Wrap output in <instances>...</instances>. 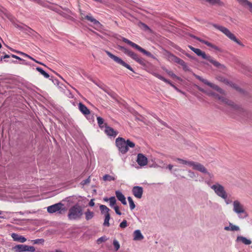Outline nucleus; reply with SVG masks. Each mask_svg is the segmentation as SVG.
I'll list each match as a JSON object with an SVG mask.
<instances>
[{
	"label": "nucleus",
	"mask_w": 252,
	"mask_h": 252,
	"mask_svg": "<svg viewBox=\"0 0 252 252\" xmlns=\"http://www.w3.org/2000/svg\"><path fill=\"white\" fill-rule=\"evenodd\" d=\"M153 117H154L162 125H163L166 127H168V125L166 123L163 122L160 119H159L158 117L155 114L153 115Z\"/></svg>",
	"instance_id": "nucleus-44"
},
{
	"label": "nucleus",
	"mask_w": 252,
	"mask_h": 252,
	"mask_svg": "<svg viewBox=\"0 0 252 252\" xmlns=\"http://www.w3.org/2000/svg\"><path fill=\"white\" fill-rule=\"evenodd\" d=\"M32 242L34 244L43 243L44 242V240L43 239H37L35 240H32Z\"/></svg>",
	"instance_id": "nucleus-48"
},
{
	"label": "nucleus",
	"mask_w": 252,
	"mask_h": 252,
	"mask_svg": "<svg viewBox=\"0 0 252 252\" xmlns=\"http://www.w3.org/2000/svg\"><path fill=\"white\" fill-rule=\"evenodd\" d=\"M114 209L116 213L118 215H121L122 213L119 210V207L118 206H114Z\"/></svg>",
	"instance_id": "nucleus-50"
},
{
	"label": "nucleus",
	"mask_w": 252,
	"mask_h": 252,
	"mask_svg": "<svg viewBox=\"0 0 252 252\" xmlns=\"http://www.w3.org/2000/svg\"><path fill=\"white\" fill-rule=\"evenodd\" d=\"M224 199L225 203L227 205L229 204H230L232 202V201L230 200H229V199H228L227 198V193L226 194V198H225V199Z\"/></svg>",
	"instance_id": "nucleus-53"
},
{
	"label": "nucleus",
	"mask_w": 252,
	"mask_h": 252,
	"mask_svg": "<svg viewBox=\"0 0 252 252\" xmlns=\"http://www.w3.org/2000/svg\"><path fill=\"white\" fill-rule=\"evenodd\" d=\"M110 219V214H107L105 215V219L104 221L103 222V225L105 226H109L110 223H109V220Z\"/></svg>",
	"instance_id": "nucleus-38"
},
{
	"label": "nucleus",
	"mask_w": 252,
	"mask_h": 252,
	"mask_svg": "<svg viewBox=\"0 0 252 252\" xmlns=\"http://www.w3.org/2000/svg\"><path fill=\"white\" fill-rule=\"evenodd\" d=\"M173 166L172 165H171V164H169V165L167 166V168H168L170 171H171V170H172V168H173Z\"/></svg>",
	"instance_id": "nucleus-58"
},
{
	"label": "nucleus",
	"mask_w": 252,
	"mask_h": 252,
	"mask_svg": "<svg viewBox=\"0 0 252 252\" xmlns=\"http://www.w3.org/2000/svg\"><path fill=\"white\" fill-rule=\"evenodd\" d=\"M195 39H197V40H198L199 41H200V42L206 45L207 46L210 47H211L213 49H214L215 50H217V51H220V48L215 45H213L212 43L207 41H206V40H203L201 38H200L199 37H196V36H194L193 37Z\"/></svg>",
	"instance_id": "nucleus-20"
},
{
	"label": "nucleus",
	"mask_w": 252,
	"mask_h": 252,
	"mask_svg": "<svg viewBox=\"0 0 252 252\" xmlns=\"http://www.w3.org/2000/svg\"><path fill=\"white\" fill-rule=\"evenodd\" d=\"M127 226V221L126 220H123V221L120 223V227L122 228H125Z\"/></svg>",
	"instance_id": "nucleus-47"
},
{
	"label": "nucleus",
	"mask_w": 252,
	"mask_h": 252,
	"mask_svg": "<svg viewBox=\"0 0 252 252\" xmlns=\"http://www.w3.org/2000/svg\"><path fill=\"white\" fill-rule=\"evenodd\" d=\"M11 237L14 241L20 243H24L27 240L26 238L24 236L15 233L11 234Z\"/></svg>",
	"instance_id": "nucleus-23"
},
{
	"label": "nucleus",
	"mask_w": 252,
	"mask_h": 252,
	"mask_svg": "<svg viewBox=\"0 0 252 252\" xmlns=\"http://www.w3.org/2000/svg\"><path fill=\"white\" fill-rule=\"evenodd\" d=\"M128 56L138 63L139 64L141 65H145V61L143 59L139 57V56L133 51H131V52H130Z\"/></svg>",
	"instance_id": "nucleus-19"
},
{
	"label": "nucleus",
	"mask_w": 252,
	"mask_h": 252,
	"mask_svg": "<svg viewBox=\"0 0 252 252\" xmlns=\"http://www.w3.org/2000/svg\"><path fill=\"white\" fill-rule=\"evenodd\" d=\"M188 172H189V176L190 178H194L195 177V173L191 171V170H189Z\"/></svg>",
	"instance_id": "nucleus-52"
},
{
	"label": "nucleus",
	"mask_w": 252,
	"mask_h": 252,
	"mask_svg": "<svg viewBox=\"0 0 252 252\" xmlns=\"http://www.w3.org/2000/svg\"><path fill=\"white\" fill-rule=\"evenodd\" d=\"M113 244L115 249V250L118 251L120 248V244L119 243V242L116 240H114L113 241Z\"/></svg>",
	"instance_id": "nucleus-45"
},
{
	"label": "nucleus",
	"mask_w": 252,
	"mask_h": 252,
	"mask_svg": "<svg viewBox=\"0 0 252 252\" xmlns=\"http://www.w3.org/2000/svg\"><path fill=\"white\" fill-rule=\"evenodd\" d=\"M152 74L154 76H155L156 77H157V78H158L159 79L164 81V82L169 84L172 87H173V85H174L173 84H172V83L170 81H169V80L166 79V78H165L164 77H163L161 75H159L158 73L153 72V73H152Z\"/></svg>",
	"instance_id": "nucleus-27"
},
{
	"label": "nucleus",
	"mask_w": 252,
	"mask_h": 252,
	"mask_svg": "<svg viewBox=\"0 0 252 252\" xmlns=\"http://www.w3.org/2000/svg\"><path fill=\"white\" fill-rule=\"evenodd\" d=\"M105 53L110 58L113 59L116 63L123 65V66L126 67L128 69L132 71L133 72H134L132 68L129 64L125 63L124 61H123L120 58L112 54L111 52H110L108 51L105 50Z\"/></svg>",
	"instance_id": "nucleus-11"
},
{
	"label": "nucleus",
	"mask_w": 252,
	"mask_h": 252,
	"mask_svg": "<svg viewBox=\"0 0 252 252\" xmlns=\"http://www.w3.org/2000/svg\"><path fill=\"white\" fill-rule=\"evenodd\" d=\"M206 1L212 5H218L219 6H223L224 3L220 0H205Z\"/></svg>",
	"instance_id": "nucleus-32"
},
{
	"label": "nucleus",
	"mask_w": 252,
	"mask_h": 252,
	"mask_svg": "<svg viewBox=\"0 0 252 252\" xmlns=\"http://www.w3.org/2000/svg\"><path fill=\"white\" fill-rule=\"evenodd\" d=\"M175 160L181 164L188 165L190 166H192L193 169L197 170L201 173L207 174L211 178H213L214 177L212 174L208 172L207 170L203 165L199 162H194L193 161H188L180 158H177Z\"/></svg>",
	"instance_id": "nucleus-1"
},
{
	"label": "nucleus",
	"mask_w": 252,
	"mask_h": 252,
	"mask_svg": "<svg viewBox=\"0 0 252 252\" xmlns=\"http://www.w3.org/2000/svg\"><path fill=\"white\" fill-rule=\"evenodd\" d=\"M233 211L237 215L240 219H244L248 217V214L246 211L244 205L238 200L233 202Z\"/></svg>",
	"instance_id": "nucleus-5"
},
{
	"label": "nucleus",
	"mask_w": 252,
	"mask_h": 252,
	"mask_svg": "<svg viewBox=\"0 0 252 252\" xmlns=\"http://www.w3.org/2000/svg\"><path fill=\"white\" fill-rule=\"evenodd\" d=\"M89 206H91V207H93V206H94V200L93 199H92L90 200V202H89Z\"/></svg>",
	"instance_id": "nucleus-55"
},
{
	"label": "nucleus",
	"mask_w": 252,
	"mask_h": 252,
	"mask_svg": "<svg viewBox=\"0 0 252 252\" xmlns=\"http://www.w3.org/2000/svg\"><path fill=\"white\" fill-rule=\"evenodd\" d=\"M116 145L118 150L123 154H126L128 150V148H134L135 144L130 140L125 139L122 137H118L115 141Z\"/></svg>",
	"instance_id": "nucleus-2"
},
{
	"label": "nucleus",
	"mask_w": 252,
	"mask_h": 252,
	"mask_svg": "<svg viewBox=\"0 0 252 252\" xmlns=\"http://www.w3.org/2000/svg\"><path fill=\"white\" fill-rule=\"evenodd\" d=\"M119 49L122 51L125 54L127 55V56H129L130 52L131 51V50L123 46H120Z\"/></svg>",
	"instance_id": "nucleus-41"
},
{
	"label": "nucleus",
	"mask_w": 252,
	"mask_h": 252,
	"mask_svg": "<svg viewBox=\"0 0 252 252\" xmlns=\"http://www.w3.org/2000/svg\"><path fill=\"white\" fill-rule=\"evenodd\" d=\"M104 200L105 201H108L109 200V198H104Z\"/></svg>",
	"instance_id": "nucleus-64"
},
{
	"label": "nucleus",
	"mask_w": 252,
	"mask_h": 252,
	"mask_svg": "<svg viewBox=\"0 0 252 252\" xmlns=\"http://www.w3.org/2000/svg\"><path fill=\"white\" fill-rule=\"evenodd\" d=\"M11 57H12V58H15V59H18L19 60H22V59H21V58H20L19 57L16 56V55H13V54H11Z\"/></svg>",
	"instance_id": "nucleus-56"
},
{
	"label": "nucleus",
	"mask_w": 252,
	"mask_h": 252,
	"mask_svg": "<svg viewBox=\"0 0 252 252\" xmlns=\"http://www.w3.org/2000/svg\"><path fill=\"white\" fill-rule=\"evenodd\" d=\"M168 58L171 61L174 62L175 63L181 65L184 67H186L187 66L186 63L183 60L181 59L173 54H170L168 55Z\"/></svg>",
	"instance_id": "nucleus-16"
},
{
	"label": "nucleus",
	"mask_w": 252,
	"mask_h": 252,
	"mask_svg": "<svg viewBox=\"0 0 252 252\" xmlns=\"http://www.w3.org/2000/svg\"><path fill=\"white\" fill-rule=\"evenodd\" d=\"M140 24L141 25L142 28H143V29L144 31H149L150 30L149 27L145 24H144L143 23H140Z\"/></svg>",
	"instance_id": "nucleus-49"
},
{
	"label": "nucleus",
	"mask_w": 252,
	"mask_h": 252,
	"mask_svg": "<svg viewBox=\"0 0 252 252\" xmlns=\"http://www.w3.org/2000/svg\"><path fill=\"white\" fill-rule=\"evenodd\" d=\"M109 200L110 201V206L112 207H114V206H115V205L116 202L115 197L114 196H112L109 198Z\"/></svg>",
	"instance_id": "nucleus-42"
},
{
	"label": "nucleus",
	"mask_w": 252,
	"mask_h": 252,
	"mask_svg": "<svg viewBox=\"0 0 252 252\" xmlns=\"http://www.w3.org/2000/svg\"><path fill=\"white\" fill-rule=\"evenodd\" d=\"M127 200L128 201L129 204V207L131 210H133L135 207V204L132 199V198L130 196L127 197Z\"/></svg>",
	"instance_id": "nucleus-40"
},
{
	"label": "nucleus",
	"mask_w": 252,
	"mask_h": 252,
	"mask_svg": "<svg viewBox=\"0 0 252 252\" xmlns=\"http://www.w3.org/2000/svg\"><path fill=\"white\" fill-rule=\"evenodd\" d=\"M116 196L117 199L120 201L124 205L126 204V197L119 190H117L115 192Z\"/></svg>",
	"instance_id": "nucleus-24"
},
{
	"label": "nucleus",
	"mask_w": 252,
	"mask_h": 252,
	"mask_svg": "<svg viewBox=\"0 0 252 252\" xmlns=\"http://www.w3.org/2000/svg\"><path fill=\"white\" fill-rule=\"evenodd\" d=\"M78 108L79 110L85 115H87L90 114V110L82 103L80 102L78 104Z\"/></svg>",
	"instance_id": "nucleus-25"
},
{
	"label": "nucleus",
	"mask_w": 252,
	"mask_h": 252,
	"mask_svg": "<svg viewBox=\"0 0 252 252\" xmlns=\"http://www.w3.org/2000/svg\"><path fill=\"white\" fill-rule=\"evenodd\" d=\"M165 72L172 78H177V76L172 71L168 69H164Z\"/></svg>",
	"instance_id": "nucleus-46"
},
{
	"label": "nucleus",
	"mask_w": 252,
	"mask_h": 252,
	"mask_svg": "<svg viewBox=\"0 0 252 252\" xmlns=\"http://www.w3.org/2000/svg\"><path fill=\"white\" fill-rule=\"evenodd\" d=\"M94 1H96V2H100V3H102V0H93Z\"/></svg>",
	"instance_id": "nucleus-63"
},
{
	"label": "nucleus",
	"mask_w": 252,
	"mask_h": 252,
	"mask_svg": "<svg viewBox=\"0 0 252 252\" xmlns=\"http://www.w3.org/2000/svg\"><path fill=\"white\" fill-rule=\"evenodd\" d=\"M10 56H11V55H5L4 56H2V58L3 59V60H4L6 58H10Z\"/></svg>",
	"instance_id": "nucleus-60"
},
{
	"label": "nucleus",
	"mask_w": 252,
	"mask_h": 252,
	"mask_svg": "<svg viewBox=\"0 0 252 252\" xmlns=\"http://www.w3.org/2000/svg\"><path fill=\"white\" fill-rule=\"evenodd\" d=\"M212 25L216 29L219 30L224 34H225L230 40L235 42V43L241 46L242 47L244 46V45L241 42V41L238 39L235 36V35L231 33V32L227 28L216 24H212Z\"/></svg>",
	"instance_id": "nucleus-6"
},
{
	"label": "nucleus",
	"mask_w": 252,
	"mask_h": 252,
	"mask_svg": "<svg viewBox=\"0 0 252 252\" xmlns=\"http://www.w3.org/2000/svg\"><path fill=\"white\" fill-rule=\"evenodd\" d=\"M90 181H91V180H90V176L87 179L83 180L81 183L83 185H85L86 184H89L90 182Z\"/></svg>",
	"instance_id": "nucleus-51"
},
{
	"label": "nucleus",
	"mask_w": 252,
	"mask_h": 252,
	"mask_svg": "<svg viewBox=\"0 0 252 252\" xmlns=\"http://www.w3.org/2000/svg\"><path fill=\"white\" fill-rule=\"evenodd\" d=\"M103 180L104 181H114L115 178L108 174H105L103 176Z\"/></svg>",
	"instance_id": "nucleus-39"
},
{
	"label": "nucleus",
	"mask_w": 252,
	"mask_h": 252,
	"mask_svg": "<svg viewBox=\"0 0 252 252\" xmlns=\"http://www.w3.org/2000/svg\"><path fill=\"white\" fill-rule=\"evenodd\" d=\"M133 195L137 198L140 199L142 197L143 189L140 186H134L132 189Z\"/></svg>",
	"instance_id": "nucleus-14"
},
{
	"label": "nucleus",
	"mask_w": 252,
	"mask_h": 252,
	"mask_svg": "<svg viewBox=\"0 0 252 252\" xmlns=\"http://www.w3.org/2000/svg\"><path fill=\"white\" fill-rule=\"evenodd\" d=\"M83 214L82 207L78 204H76L69 208L67 217L69 220H78L81 218Z\"/></svg>",
	"instance_id": "nucleus-4"
},
{
	"label": "nucleus",
	"mask_w": 252,
	"mask_h": 252,
	"mask_svg": "<svg viewBox=\"0 0 252 252\" xmlns=\"http://www.w3.org/2000/svg\"><path fill=\"white\" fill-rule=\"evenodd\" d=\"M97 124L101 129H102L104 126L105 127V124L104 123V120L101 117H97L96 118Z\"/></svg>",
	"instance_id": "nucleus-36"
},
{
	"label": "nucleus",
	"mask_w": 252,
	"mask_h": 252,
	"mask_svg": "<svg viewBox=\"0 0 252 252\" xmlns=\"http://www.w3.org/2000/svg\"><path fill=\"white\" fill-rule=\"evenodd\" d=\"M101 214H109L110 209L104 205H101L99 206Z\"/></svg>",
	"instance_id": "nucleus-34"
},
{
	"label": "nucleus",
	"mask_w": 252,
	"mask_h": 252,
	"mask_svg": "<svg viewBox=\"0 0 252 252\" xmlns=\"http://www.w3.org/2000/svg\"><path fill=\"white\" fill-rule=\"evenodd\" d=\"M195 39H197V40H198L199 41H200V42L206 45L207 46L210 47H211L213 49H214L215 50H217V51H220V48L215 45H213L212 43L207 41H206V40H203L201 38H200L199 37H196V36H194L193 37Z\"/></svg>",
	"instance_id": "nucleus-21"
},
{
	"label": "nucleus",
	"mask_w": 252,
	"mask_h": 252,
	"mask_svg": "<svg viewBox=\"0 0 252 252\" xmlns=\"http://www.w3.org/2000/svg\"><path fill=\"white\" fill-rule=\"evenodd\" d=\"M13 249L16 252H27L29 251H35V249L34 247L23 244L16 245L13 248Z\"/></svg>",
	"instance_id": "nucleus-13"
},
{
	"label": "nucleus",
	"mask_w": 252,
	"mask_h": 252,
	"mask_svg": "<svg viewBox=\"0 0 252 252\" xmlns=\"http://www.w3.org/2000/svg\"><path fill=\"white\" fill-rule=\"evenodd\" d=\"M224 229L226 231H239L240 228L238 226L233 224L232 223H229V225L225 226Z\"/></svg>",
	"instance_id": "nucleus-30"
},
{
	"label": "nucleus",
	"mask_w": 252,
	"mask_h": 252,
	"mask_svg": "<svg viewBox=\"0 0 252 252\" xmlns=\"http://www.w3.org/2000/svg\"><path fill=\"white\" fill-rule=\"evenodd\" d=\"M189 48L193 52H194L197 56L201 57L203 59L207 60L210 63H212L215 66L221 68L224 67V65L214 60L211 56L206 54L204 52L202 51L200 49L195 48L190 45H189Z\"/></svg>",
	"instance_id": "nucleus-3"
},
{
	"label": "nucleus",
	"mask_w": 252,
	"mask_h": 252,
	"mask_svg": "<svg viewBox=\"0 0 252 252\" xmlns=\"http://www.w3.org/2000/svg\"><path fill=\"white\" fill-rule=\"evenodd\" d=\"M219 100L222 102L230 106L233 111H235L239 113H244L245 112L243 108L241 107L240 106L235 104L233 102L228 100L224 97L221 96V97H219Z\"/></svg>",
	"instance_id": "nucleus-10"
},
{
	"label": "nucleus",
	"mask_w": 252,
	"mask_h": 252,
	"mask_svg": "<svg viewBox=\"0 0 252 252\" xmlns=\"http://www.w3.org/2000/svg\"><path fill=\"white\" fill-rule=\"evenodd\" d=\"M81 19H84V16H86L84 14H83V13H81Z\"/></svg>",
	"instance_id": "nucleus-62"
},
{
	"label": "nucleus",
	"mask_w": 252,
	"mask_h": 252,
	"mask_svg": "<svg viewBox=\"0 0 252 252\" xmlns=\"http://www.w3.org/2000/svg\"><path fill=\"white\" fill-rule=\"evenodd\" d=\"M195 76L196 79H197L199 81H201L204 84L209 86V87H210L214 90L217 91L219 93L222 94H224V91L222 89L220 88L218 85H216L214 84H213V83L209 82L207 80L203 78L202 77H201L200 76L195 75Z\"/></svg>",
	"instance_id": "nucleus-12"
},
{
	"label": "nucleus",
	"mask_w": 252,
	"mask_h": 252,
	"mask_svg": "<svg viewBox=\"0 0 252 252\" xmlns=\"http://www.w3.org/2000/svg\"><path fill=\"white\" fill-rule=\"evenodd\" d=\"M173 88L176 90L177 91V92L182 94H185V93L183 92V91H182L181 90H180V89H179L176 86H175V85H173Z\"/></svg>",
	"instance_id": "nucleus-54"
},
{
	"label": "nucleus",
	"mask_w": 252,
	"mask_h": 252,
	"mask_svg": "<svg viewBox=\"0 0 252 252\" xmlns=\"http://www.w3.org/2000/svg\"><path fill=\"white\" fill-rule=\"evenodd\" d=\"M105 133L109 137H115L118 134V132L115 130L113 128L108 126L106 124H105Z\"/></svg>",
	"instance_id": "nucleus-15"
},
{
	"label": "nucleus",
	"mask_w": 252,
	"mask_h": 252,
	"mask_svg": "<svg viewBox=\"0 0 252 252\" xmlns=\"http://www.w3.org/2000/svg\"><path fill=\"white\" fill-rule=\"evenodd\" d=\"M4 61H5V62H10V63H17V61H9L4 60Z\"/></svg>",
	"instance_id": "nucleus-61"
},
{
	"label": "nucleus",
	"mask_w": 252,
	"mask_h": 252,
	"mask_svg": "<svg viewBox=\"0 0 252 252\" xmlns=\"http://www.w3.org/2000/svg\"><path fill=\"white\" fill-rule=\"evenodd\" d=\"M22 61V63H21L22 64H25V65H29V63L27 62H26L25 60H21Z\"/></svg>",
	"instance_id": "nucleus-59"
},
{
	"label": "nucleus",
	"mask_w": 252,
	"mask_h": 252,
	"mask_svg": "<svg viewBox=\"0 0 252 252\" xmlns=\"http://www.w3.org/2000/svg\"><path fill=\"white\" fill-rule=\"evenodd\" d=\"M85 219L87 220H91L94 216V213L88 209L85 213Z\"/></svg>",
	"instance_id": "nucleus-33"
},
{
	"label": "nucleus",
	"mask_w": 252,
	"mask_h": 252,
	"mask_svg": "<svg viewBox=\"0 0 252 252\" xmlns=\"http://www.w3.org/2000/svg\"><path fill=\"white\" fill-rule=\"evenodd\" d=\"M236 241L242 242V243L247 245H250L252 243V241L251 240L248 239L247 238L242 236H238L237 237Z\"/></svg>",
	"instance_id": "nucleus-26"
},
{
	"label": "nucleus",
	"mask_w": 252,
	"mask_h": 252,
	"mask_svg": "<svg viewBox=\"0 0 252 252\" xmlns=\"http://www.w3.org/2000/svg\"><path fill=\"white\" fill-rule=\"evenodd\" d=\"M84 18L87 19L90 22L92 23L93 24L95 25H100V23L98 21L94 19L91 14L87 15L86 16H84Z\"/></svg>",
	"instance_id": "nucleus-29"
},
{
	"label": "nucleus",
	"mask_w": 252,
	"mask_h": 252,
	"mask_svg": "<svg viewBox=\"0 0 252 252\" xmlns=\"http://www.w3.org/2000/svg\"><path fill=\"white\" fill-rule=\"evenodd\" d=\"M122 40H123V41H124V42L129 45L133 48H134L135 49H137L139 52L143 53L144 55H145L149 57H151V58H152L153 59H157L153 55H152L150 52L147 51L144 49L142 48V47H141L137 44H135V43L132 42V41L127 39V38L123 37L122 38Z\"/></svg>",
	"instance_id": "nucleus-9"
},
{
	"label": "nucleus",
	"mask_w": 252,
	"mask_h": 252,
	"mask_svg": "<svg viewBox=\"0 0 252 252\" xmlns=\"http://www.w3.org/2000/svg\"><path fill=\"white\" fill-rule=\"evenodd\" d=\"M136 161L138 164L141 166H145L147 164V158L142 154H138L137 157Z\"/></svg>",
	"instance_id": "nucleus-18"
},
{
	"label": "nucleus",
	"mask_w": 252,
	"mask_h": 252,
	"mask_svg": "<svg viewBox=\"0 0 252 252\" xmlns=\"http://www.w3.org/2000/svg\"><path fill=\"white\" fill-rule=\"evenodd\" d=\"M212 95L215 96L216 98H217L219 100V97H221V96H220L219 94H216L215 93H212L211 94Z\"/></svg>",
	"instance_id": "nucleus-57"
},
{
	"label": "nucleus",
	"mask_w": 252,
	"mask_h": 252,
	"mask_svg": "<svg viewBox=\"0 0 252 252\" xmlns=\"http://www.w3.org/2000/svg\"><path fill=\"white\" fill-rule=\"evenodd\" d=\"M16 52L18 53L19 54L23 55L24 57H27V58L32 60V61H34L35 62L38 63L40 64L44 65L42 63L36 61L35 59H34V58H33L31 56H29V55H28L26 53H24L20 52V51H16Z\"/></svg>",
	"instance_id": "nucleus-35"
},
{
	"label": "nucleus",
	"mask_w": 252,
	"mask_h": 252,
	"mask_svg": "<svg viewBox=\"0 0 252 252\" xmlns=\"http://www.w3.org/2000/svg\"><path fill=\"white\" fill-rule=\"evenodd\" d=\"M47 212L50 214L57 213L59 214H63L66 211L64 204L60 202L47 207Z\"/></svg>",
	"instance_id": "nucleus-8"
},
{
	"label": "nucleus",
	"mask_w": 252,
	"mask_h": 252,
	"mask_svg": "<svg viewBox=\"0 0 252 252\" xmlns=\"http://www.w3.org/2000/svg\"><path fill=\"white\" fill-rule=\"evenodd\" d=\"M144 238V236L142 234L140 230H136L134 232V240H141Z\"/></svg>",
	"instance_id": "nucleus-31"
},
{
	"label": "nucleus",
	"mask_w": 252,
	"mask_h": 252,
	"mask_svg": "<svg viewBox=\"0 0 252 252\" xmlns=\"http://www.w3.org/2000/svg\"><path fill=\"white\" fill-rule=\"evenodd\" d=\"M107 240V238L105 236H102V237L99 238L97 240L96 242H97V244H100L102 243V242H104Z\"/></svg>",
	"instance_id": "nucleus-43"
},
{
	"label": "nucleus",
	"mask_w": 252,
	"mask_h": 252,
	"mask_svg": "<svg viewBox=\"0 0 252 252\" xmlns=\"http://www.w3.org/2000/svg\"><path fill=\"white\" fill-rule=\"evenodd\" d=\"M207 184L210 187L211 189L214 191L215 193L218 196L222 199H225L227 192L225 190L224 187L222 185L218 182H216L215 184L212 186L210 184L209 182H207Z\"/></svg>",
	"instance_id": "nucleus-7"
},
{
	"label": "nucleus",
	"mask_w": 252,
	"mask_h": 252,
	"mask_svg": "<svg viewBox=\"0 0 252 252\" xmlns=\"http://www.w3.org/2000/svg\"><path fill=\"white\" fill-rule=\"evenodd\" d=\"M152 74L154 76H155L156 77H157V78H158L159 79L164 81V82L169 84L172 87H173V85H174L173 84H172V83L170 81H169V80L166 79V78H165L164 77H163L161 75H159L158 73L153 72V73H152Z\"/></svg>",
	"instance_id": "nucleus-28"
},
{
	"label": "nucleus",
	"mask_w": 252,
	"mask_h": 252,
	"mask_svg": "<svg viewBox=\"0 0 252 252\" xmlns=\"http://www.w3.org/2000/svg\"><path fill=\"white\" fill-rule=\"evenodd\" d=\"M216 79L220 82H223L225 84H229L232 87L235 88L236 90L239 92H241L242 90L240 89L238 87L236 86V85L233 84L232 83H230L228 81L227 79L222 76H218L216 77Z\"/></svg>",
	"instance_id": "nucleus-17"
},
{
	"label": "nucleus",
	"mask_w": 252,
	"mask_h": 252,
	"mask_svg": "<svg viewBox=\"0 0 252 252\" xmlns=\"http://www.w3.org/2000/svg\"><path fill=\"white\" fill-rule=\"evenodd\" d=\"M36 70L38 71L41 74H42L45 78H48L49 77V75L41 67H37L36 68Z\"/></svg>",
	"instance_id": "nucleus-37"
},
{
	"label": "nucleus",
	"mask_w": 252,
	"mask_h": 252,
	"mask_svg": "<svg viewBox=\"0 0 252 252\" xmlns=\"http://www.w3.org/2000/svg\"><path fill=\"white\" fill-rule=\"evenodd\" d=\"M237 1L243 6L248 7L249 11L252 13V2L248 0H237Z\"/></svg>",
	"instance_id": "nucleus-22"
}]
</instances>
